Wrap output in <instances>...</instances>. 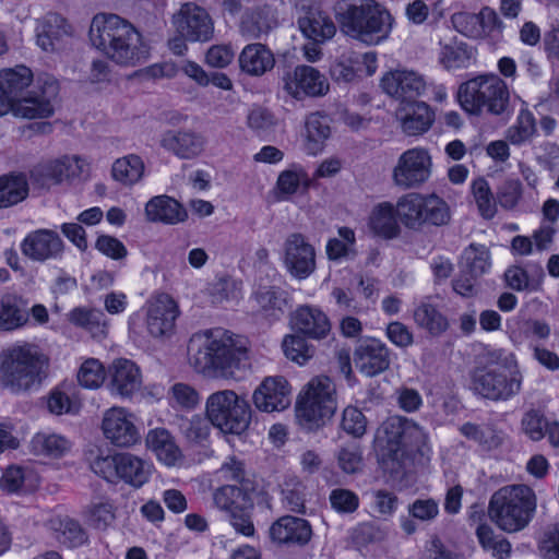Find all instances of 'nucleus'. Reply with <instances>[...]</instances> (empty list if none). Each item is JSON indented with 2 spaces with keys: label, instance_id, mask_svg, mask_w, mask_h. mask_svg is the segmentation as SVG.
Listing matches in <instances>:
<instances>
[{
  "label": "nucleus",
  "instance_id": "60",
  "mask_svg": "<svg viewBox=\"0 0 559 559\" xmlns=\"http://www.w3.org/2000/svg\"><path fill=\"white\" fill-rule=\"evenodd\" d=\"M57 538L68 547H78L86 540V534L80 523L70 518L60 519L56 527Z\"/></svg>",
  "mask_w": 559,
  "mask_h": 559
},
{
  "label": "nucleus",
  "instance_id": "10",
  "mask_svg": "<svg viewBox=\"0 0 559 559\" xmlns=\"http://www.w3.org/2000/svg\"><path fill=\"white\" fill-rule=\"evenodd\" d=\"M336 411L335 385L328 377L311 379L300 392L296 413L307 429L318 428Z\"/></svg>",
  "mask_w": 559,
  "mask_h": 559
},
{
  "label": "nucleus",
  "instance_id": "38",
  "mask_svg": "<svg viewBox=\"0 0 559 559\" xmlns=\"http://www.w3.org/2000/svg\"><path fill=\"white\" fill-rule=\"evenodd\" d=\"M147 221L175 225L187 218V212L182 205L168 195H156L145 205Z\"/></svg>",
  "mask_w": 559,
  "mask_h": 559
},
{
  "label": "nucleus",
  "instance_id": "29",
  "mask_svg": "<svg viewBox=\"0 0 559 559\" xmlns=\"http://www.w3.org/2000/svg\"><path fill=\"white\" fill-rule=\"evenodd\" d=\"M277 23L275 2L264 0L245 12L240 21V31L242 35L257 39L276 27Z\"/></svg>",
  "mask_w": 559,
  "mask_h": 559
},
{
  "label": "nucleus",
  "instance_id": "18",
  "mask_svg": "<svg viewBox=\"0 0 559 559\" xmlns=\"http://www.w3.org/2000/svg\"><path fill=\"white\" fill-rule=\"evenodd\" d=\"M284 91L296 99L325 95L330 84L324 74L311 66L300 64L284 73Z\"/></svg>",
  "mask_w": 559,
  "mask_h": 559
},
{
  "label": "nucleus",
  "instance_id": "40",
  "mask_svg": "<svg viewBox=\"0 0 559 559\" xmlns=\"http://www.w3.org/2000/svg\"><path fill=\"white\" fill-rule=\"evenodd\" d=\"M253 307L270 320H278L285 312V292L276 286H260L252 296Z\"/></svg>",
  "mask_w": 559,
  "mask_h": 559
},
{
  "label": "nucleus",
  "instance_id": "1",
  "mask_svg": "<svg viewBox=\"0 0 559 559\" xmlns=\"http://www.w3.org/2000/svg\"><path fill=\"white\" fill-rule=\"evenodd\" d=\"M190 366L205 377L236 379L250 366L249 342L225 329L194 333L188 345Z\"/></svg>",
  "mask_w": 559,
  "mask_h": 559
},
{
  "label": "nucleus",
  "instance_id": "41",
  "mask_svg": "<svg viewBox=\"0 0 559 559\" xmlns=\"http://www.w3.org/2000/svg\"><path fill=\"white\" fill-rule=\"evenodd\" d=\"M396 205L390 202L379 203L369 216V227L378 236L392 239L400 233Z\"/></svg>",
  "mask_w": 559,
  "mask_h": 559
},
{
  "label": "nucleus",
  "instance_id": "48",
  "mask_svg": "<svg viewBox=\"0 0 559 559\" xmlns=\"http://www.w3.org/2000/svg\"><path fill=\"white\" fill-rule=\"evenodd\" d=\"M144 163L140 156L130 154L118 158L111 168L112 177L122 185L136 183L143 176Z\"/></svg>",
  "mask_w": 559,
  "mask_h": 559
},
{
  "label": "nucleus",
  "instance_id": "51",
  "mask_svg": "<svg viewBox=\"0 0 559 559\" xmlns=\"http://www.w3.org/2000/svg\"><path fill=\"white\" fill-rule=\"evenodd\" d=\"M462 264L467 269L471 276H481L489 272L490 252L484 245H469L462 253Z\"/></svg>",
  "mask_w": 559,
  "mask_h": 559
},
{
  "label": "nucleus",
  "instance_id": "58",
  "mask_svg": "<svg viewBox=\"0 0 559 559\" xmlns=\"http://www.w3.org/2000/svg\"><path fill=\"white\" fill-rule=\"evenodd\" d=\"M359 53H343L331 67V75L337 82H352L356 79L359 68Z\"/></svg>",
  "mask_w": 559,
  "mask_h": 559
},
{
  "label": "nucleus",
  "instance_id": "49",
  "mask_svg": "<svg viewBox=\"0 0 559 559\" xmlns=\"http://www.w3.org/2000/svg\"><path fill=\"white\" fill-rule=\"evenodd\" d=\"M460 431L464 437L477 442L487 450L498 448L503 440L502 432L490 425L465 423L460 427Z\"/></svg>",
  "mask_w": 559,
  "mask_h": 559
},
{
  "label": "nucleus",
  "instance_id": "16",
  "mask_svg": "<svg viewBox=\"0 0 559 559\" xmlns=\"http://www.w3.org/2000/svg\"><path fill=\"white\" fill-rule=\"evenodd\" d=\"M314 246L301 233L289 234L283 243V265L298 281L312 275L317 269Z\"/></svg>",
  "mask_w": 559,
  "mask_h": 559
},
{
  "label": "nucleus",
  "instance_id": "7",
  "mask_svg": "<svg viewBox=\"0 0 559 559\" xmlns=\"http://www.w3.org/2000/svg\"><path fill=\"white\" fill-rule=\"evenodd\" d=\"M257 487L253 480L241 485H223L213 492V503L224 513L226 521L237 534L252 537L255 533L252 513Z\"/></svg>",
  "mask_w": 559,
  "mask_h": 559
},
{
  "label": "nucleus",
  "instance_id": "17",
  "mask_svg": "<svg viewBox=\"0 0 559 559\" xmlns=\"http://www.w3.org/2000/svg\"><path fill=\"white\" fill-rule=\"evenodd\" d=\"M455 31L471 39H496L502 36L503 22L497 12L484 7L478 13L457 12L451 16Z\"/></svg>",
  "mask_w": 559,
  "mask_h": 559
},
{
  "label": "nucleus",
  "instance_id": "39",
  "mask_svg": "<svg viewBox=\"0 0 559 559\" xmlns=\"http://www.w3.org/2000/svg\"><path fill=\"white\" fill-rule=\"evenodd\" d=\"M146 447L155 453L157 460L167 466L176 465L182 454L175 438L166 428H154L146 435Z\"/></svg>",
  "mask_w": 559,
  "mask_h": 559
},
{
  "label": "nucleus",
  "instance_id": "61",
  "mask_svg": "<svg viewBox=\"0 0 559 559\" xmlns=\"http://www.w3.org/2000/svg\"><path fill=\"white\" fill-rule=\"evenodd\" d=\"M285 356L299 365L306 364L313 355V349L299 335H287L282 343Z\"/></svg>",
  "mask_w": 559,
  "mask_h": 559
},
{
  "label": "nucleus",
  "instance_id": "52",
  "mask_svg": "<svg viewBox=\"0 0 559 559\" xmlns=\"http://www.w3.org/2000/svg\"><path fill=\"white\" fill-rule=\"evenodd\" d=\"M476 535L481 547L490 551L497 559L509 557L511 544L504 537L497 536L493 530L487 524H480L476 530Z\"/></svg>",
  "mask_w": 559,
  "mask_h": 559
},
{
  "label": "nucleus",
  "instance_id": "6",
  "mask_svg": "<svg viewBox=\"0 0 559 559\" xmlns=\"http://www.w3.org/2000/svg\"><path fill=\"white\" fill-rule=\"evenodd\" d=\"M535 510V493L525 485L500 488L491 496L488 506L490 520L507 533H515L525 528Z\"/></svg>",
  "mask_w": 559,
  "mask_h": 559
},
{
  "label": "nucleus",
  "instance_id": "11",
  "mask_svg": "<svg viewBox=\"0 0 559 559\" xmlns=\"http://www.w3.org/2000/svg\"><path fill=\"white\" fill-rule=\"evenodd\" d=\"M523 379L521 369L502 371L484 368L474 373L472 388L484 399L493 402H506L521 392Z\"/></svg>",
  "mask_w": 559,
  "mask_h": 559
},
{
  "label": "nucleus",
  "instance_id": "12",
  "mask_svg": "<svg viewBox=\"0 0 559 559\" xmlns=\"http://www.w3.org/2000/svg\"><path fill=\"white\" fill-rule=\"evenodd\" d=\"M58 94L57 80L49 75L40 76L32 91L10 105L9 112L23 119L49 118L55 112V100Z\"/></svg>",
  "mask_w": 559,
  "mask_h": 559
},
{
  "label": "nucleus",
  "instance_id": "14",
  "mask_svg": "<svg viewBox=\"0 0 559 559\" xmlns=\"http://www.w3.org/2000/svg\"><path fill=\"white\" fill-rule=\"evenodd\" d=\"M384 436H378L380 442H385L386 451L399 459L403 454V447L408 439L421 455L428 456L431 453L429 437L427 432L416 423L402 417H393L386 420L382 426Z\"/></svg>",
  "mask_w": 559,
  "mask_h": 559
},
{
  "label": "nucleus",
  "instance_id": "23",
  "mask_svg": "<svg viewBox=\"0 0 559 559\" xmlns=\"http://www.w3.org/2000/svg\"><path fill=\"white\" fill-rule=\"evenodd\" d=\"M252 399L259 411L281 412L292 403V388L284 377H267L254 390Z\"/></svg>",
  "mask_w": 559,
  "mask_h": 559
},
{
  "label": "nucleus",
  "instance_id": "47",
  "mask_svg": "<svg viewBox=\"0 0 559 559\" xmlns=\"http://www.w3.org/2000/svg\"><path fill=\"white\" fill-rule=\"evenodd\" d=\"M300 185L309 186V177L305 168L298 164L292 165L288 169L280 173L276 180V190L280 200H288L295 194Z\"/></svg>",
  "mask_w": 559,
  "mask_h": 559
},
{
  "label": "nucleus",
  "instance_id": "56",
  "mask_svg": "<svg viewBox=\"0 0 559 559\" xmlns=\"http://www.w3.org/2000/svg\"><path fill=\"white\" fill-rule=\"evenodd\" d=\"M107 371L96 358L84 360L78 371L79 383L86 389H98L105 381Z\"/></svg>",
  "mask_w": 559,
  "mask_h": 559
},
{
  "label": "nucleus",
  "instance_id": "31",
  "mask_svg": "<svg viewBox=\"0 0 559 559\" xmlns=\"http://www.w3.org/2000/svg\"><path fill=\"white\" fill-rule=\"evenodd\" d=\"M293 329L313 340H322L331 331L328 316L318 307L300 306L292 316Z\"/></svg>",
  "mask_w": 559,
  "mask_h": 559
},
{
  "label": "nucleus",
  "instance_id": "13",
  "mask_svg": "<svg viewBox=\"0 0 559 559\" xmlns=\"http://www.w3.org/2000/svg\"><path fill=\"white\" fill-rule=\"evenodd\" d=\"M100 430L105 440L115 448H133L142 440L135 414L124 406L107 408L102 416Z\"/></svg>",
  "mask_w": 559,
  "mask_h": 559
},
{
  "label": "nucleus",
  "instance_id": "32",
  "mask_svg": "<svg viewBox=\"0 0 559 559\" xmlns=\"http://www.w3.org/2000/svg\"><path fill=\"white\" fill-rule=\"evenodd\" d=\"M29 323L28 300L16 293L0 297V332H13Z\"/></svg>",
  "mask_w": 559,
  "mask_h": 559
},
{
  "label": "nucleus",
  "instance_id": "45",
  "mask_svg": "<svg viewBox=\"0 0 559 559\" xmlns=\"http://www.w3.org/2000/svg\"><path fill=\"white\" fill-rule=\"evenodd\" d=\"M415 323L433 336H439L449 328L448 319L432 304L423 301L416 306L413 314Z\"/></svg>",
  "mask_w": 559,
  "mask_h": 559
},
{
  "label": "nucleus",
  "instance_id": "36",
  "mask_svg": "<svg viewBox=\"0 0 559 559\" xmlns=\"http://www.w3.org/2000/svg\"><path fill=\"white\" fill-rule=\"evenodd\" d=\"M238 61L241 71L251 76H262L275 66L273 52L260 43L245 46Z\"/></svg>",
  "mask_w": 559,
  "mask_h": 559
},
{
  "label": "nucleus",
  "instance_id": "62",
  "mask_svg": "<svg viewBox=\"0 0 559 559\" xmlns=\"http://www.w3.org/2000/svg\"><path fill=\"white\" fill-rule=\"evenodd\" d=\"M329 500L332 509L337 513H354L359 507L358 496L354 491L345 488L333 489Z\"/></svg>",
  "mask_w": 559,
  "mask_h": 559
},
{
  "label": "nucleus",
  "instance_id": "19",
  "mask_svg": "<svg viewBox=\"0 0 559 559\" xmlns=\"http://www.w3.org/2000/svg\"><path fill=\"white\" fill-rule=\"evenodd\" d=\"M173 24L176 32L189 41H207L213 37L214 23L205 9L195 3H185L174 14Z\"/></svg>",
  "mask_w": 559,
  "mask_h": 559
},
{
  "label": "nucleus",
  "instance_id": "21",
  "mask_svg": "<svg viewBox=\"0 0 559 559\" xmlns=\"http://www.w3.org/2000/svg\"><path fill=\"white\" fill-rule=\"evenodd\" d=\"M107 389L112 396L130 400L142 386L140 367L130 359L117 358L107 369Z\"/></svg>",
  "mask_w": 559,
  "mask_h": 559
},
{
  "label": "nucleus",
  "instance_id": "22",
  "mask_svg": "<svg viewBox=\"0 0 559 559\" xmlns=\"http://www.w3.org/2000/svg\"><path fill=\"white\" fill-rule=\"evenodd\" d=\"M63 247L61 237L55 230L46 228L31 231L20 245L24 257L40 263L60 259Z\"/></svg>",
  "mask_w": 559,
  "mask_h": 559
},
{
  "label": "nucleus",
  "instance_id": "5",
  "mask_svg": "<svg viewBox=\"0 0 559 559\" xmlns=\"http://www.w3.org/2000/svg\"><path fill=\"white\" fill-rule=\"evenodd\" d=\"M456 98L469 115L502 116L509 111L511 92L508 82L497 73L487 72L461 83Z\"/></svg>",
  "mask_w": 559,
  "mask_h": 559
},
{
  "label": "nucleus",
  "instance_id": "42",
  "mask_svg": "<svg viewBox=\"0 0 559 559\" xmlns=\"http://www.w3.org/2000/svg\"><path fill=\"white\" fill-rule=\"evenodd\" d=\"M477 50L464 41H453L441 47L438 60L447 70L471 67L476 61Z\"/></svg>",
  "mask_w": 559,
  "mask_h": 559
},
{
  "label": "nucleus",
  "instance_id": "64",
  "mask_svg": "<svg viewBox=\"0 0 559 559\" xmlns=\"http://www.w3.org/2000/svg\"><path fill=\"white\" fill-rule=\"evenodd\" d=\"M87 516L96 528H106L116 518L115 508L108 500L93 502L88 507Z\"/></svg>",
  "mask_w": 559,
  "mask_h": 559
},
{
  "label": "nucleus",
  "instance_id": "28",
  "mask_svg": "<svg viewBox=\"0 0 559 559\" xmlns=\"http://www.w3.org/2000/svg\"><path fill=\"white\" fill-rule=\"evenodd\" d=\"M33 73L25 66H16L0 71V117L9 114L21 93L31 85Z\"/></svg>",
  "mask_w": 559,
  "mask_h": 559
},
{
  "label": "nucleus",
  "instance_id": "57",
  "mask_svg": "<svg viewBox=\"0 0 559 559\" xmlns=\"http://www.w3.org/2000/svg\"><path fill=\"white\" fill-rule=\"evenodd\" d=\"M340 238H332L326 243V254L330 260H340L354 253L355 233L349 227L338 228Z\"/></svg>",
  "mask_w": 559,
  "mask_h": 559
},
{
  "label": "nucleus",
  "instance_id": "3",
  "mask_svg": "<svg viewBox=\"0 0 559 559\" xmlns=\"http://www.w3.org/2000/svg\"><path fill=\"white\" fill-rule=\"evenodd\" d=\"M335 16L345 35L369 46L386 40L394 24L390 11L376 0H341Z\"/></svg>",
  "mask_w": 559,
  "mask_h": 559
},
{
  "label": "nucleus",
  "instance_id": "35",
  "mask_svg": "<svg viewBox=\"0 0 559 559\" xmlns=\"http://www.w3.org/2000/svg\"><path fill=\"white\" fill-rule=\"evenodd\" d=\"M72 445V441L63 435L40 431L32 437L29 451L41 459L59 460L71 452Z\"/></svg>",
  "mask_w": 559,
  "mask_h": 559
},
{
  "label": "nucleus",
  "instance_id": "44",
  "mask_svg": "<svg viewBox=\"0 0 559 559\" xmlns=\"http://www.w3.org/2000/svg\"><path fill=\"white\" fill-rule=\"evenodd\" d=\"M306 129V150L309 154H318L323 143L329 139L331 129L326 116L320 112L310 114L305 121Z\"/></svg>",
  "mask_w": 559,
  "mask_h": 559
},
{
  "label": "nucleus",
  "instance_id": "54",
  "mask_svg": "<svg viewBox=\"0 0 559 559\" xmlns=\"http://www.w3.org/2000/svg\"><path fill=\"white\" fill-rule=\"evenodd\" d=\"M210 421L206 416L193 415L191 417L180 416L177 425L183 437L191 442H202L210 435Z\"/></svg>",
  "mask_w": 559,
  "mask_h": 559
},
{
  "label": "nucleus",
  "instance_id": "50",
  "mask_svg": "<svg viewBox=\"0 0 559 559\" xmlns=\"http://www.w3.org/2000/svg\"><path fill=\"white\" fill-rule=\"evenodd\" d=\"M536 121L528 110H521L515 122L506 131V139L513 145H523L536 134Z\"/></svg>",
  "mask_w": 559,
  "mask_h": 559
},
{
  "label": "nucleus",
  "instance_id": "53",
  "mask_svg": "<svg viewBox=\"0 0 559 559\" xmlns=\"http://www.w3.org/2000/svg\"><path fill=\"white\" fill-rule=\"evenodd\" d=\"M472 193L479 214L485 219H491L497 213V201L485 178H477L472 183Z\"/></svg>",
  "mask_w": 559,
  "mask_h": 559
},
{
  "label": "nucleus",
  "instance_id": "33",
  "mask_svg": "<svg viewBox=\"0 0 559 559\" xmlns=\"http://www.w3.org/2000/svg\"><path fill=\"white\" fill-rule=\"evenodd\" d=\"M298 27L306 38L314 43H325L336 33L331 16L318 8L305 10L298 17Z\"/></svg>",
  "mask_w": 559,
  "mask_h": 559
},
{
  "label": "nucleus",
  "instance_id": "59",
  "mask_svg": "<svg viewBox=\"0 0 559 559\" xmlns=\"http://www.w3.org/2000/svg\"><path fill=\"white\" fill-rule=\"evenodd\" d=\"M169 405L174 408L193 409L200 402L198 391L190 384L178 382L168 393Z\"/></svg>",
  "mask_w": 559,
  "mask_h": 559
},
{
  "label": "nucleus",
  "instance_id": "34",
  "mask_svg": "<svg viewBox=\"0 0 559 559\" xmlns=\"http://www.w3.org/2000/svg\"><path fill=\"white\" fill-rule=\"evenodd\" d=\"M71 27L66 19L58 13H47L37 21L36 41L45 51L55 50L59 43L70 36Z\"/></svg>",
  "mask_w": 559,
  "mask_h": 559
},
{
  "label": "nucleus",
  "instance_id": "24",
  "mask_svg": "<svg viewBox=\"0 0 559 559\" xmlns=\"http://www.w3.org/2000/svg\"><path fill=\"white\" fill-rule=\"evenodd\" d=\"M179 308L175 299L167 294H159L147 302L146 329L154 337L173 332Z\"/></svg>",
  "mask_w": 559,
  "mask_h": 559
},
{
  "label": "nucleus",
  "instance_id": "25",
  "mask_svg": "<svg viewBox=\"0 0 559 559\" xmlns=\"http://www.w3.org/2000/svg\"><path fill=\"white\" fill-rule=\"evenodd\" d=\"M395 116L403 133L408 136L428 132L436 119L433 109L421 100L400 103Z\"/></svg>",
  "mask_w": 559,
  "mask_h": 559
},
{
  "label": "nucleus",
  "instance_id": "15",
  "mask_svg": "<svg viewBox=\"0 0 559 559\" xmlns=\"http://www.w3.org/2000/svg\"><path fill=\"white\" fill-rule=\"evenodd\" d=\"M431 156L423 147H413L403 152L392 170V180L402 189L418 188L431 175Z\"/></svg>",
  "mask_w": 559,
  "mask_h": 559
},
{
  "label": "nucleus",
  "instance_id": "26",
  "mask_svg": "<svg viewBox=\"0 0 559 559\" xmlns=\"http://www.w3.org/2000/svg\"><path fill=\"white\" fill-rule=\"evenodd\" d=\"M355 367L367 377H374L390 366V352L386 345L377 338H366L355 348Z\"/></svg>",
  "mask_w": 559,
  "mask_h": 559
},
{
  "label": "nucleus",
  "instance_id": "37",
  "mask_svg": "<svg viewBox=\"0 0 559 559\" xmlns=\"http://www.w3.org/2000/svg\"><path fill=\"white\" fill-rule=\"evenodd\" d=\"M118 480L139 489L144 486L153 473V464L129 452L120 453Z\"/></svg>",
  "mask_w": 559,
  "mask_h": 559
},
{
  "label": "nucleus",
  "instance_id": "20",
  "mask_svg": "<svg viewBox=\"0 0 559 559\" xmlns=\"http://www.w3.org/2000/svg\"><path fill=\"white\" fill-rule=\"evenodd\" d=\"M430 83L417 71L397 69L385 73L381 79V87L385 94L400 103L417 100L425 94Z\"/></svg>",
  "mask_w": 559,
  "mask_h": 559
},
{
  "label": "nucleus",
  "instance_id": "63",
  "mask_svg": "<svg viewBox=\"0 0 559 559\" xmlns=\"http://www.w3.org/2000/svg\"><path fill=\"white\" fill-rule=\"evenodd\" d=\"M342 429L353 437H361L367 429V419L362 412L354 406H347L343 411Z\"/></svg>",
  "mask_w": 559,
  "mask_h": 559
},
{
  "label": "nucleus",
  "instance_id": "27",
  "mask_svg": "<svg viewBox=\"0 0 559 559\" xmlns=\"http://www.w3.org/2000/svg\"><path fill=\"white\" fill-rule=\"evenodd\" d=\"M160 146L181 159H193L205 148V138L192 130H168L162 134Z\"/></svg>",
  "mask_w": 559,
  "mask_h": 559
},
{
  "label": "nucleus",
  "instance_id": "4",
  "mask_svg": "<svg viewBox=\"0 0 559 559\" xmlns=\"http://www.w3.org/2000/svg\"><path fill=\"white\" fill-rule=\"evenodd\" d=\"M47 357L31 343H15L0 352V389L20 395L37 390L46 377Z\"/></svg>",
  "mask_w": 559,
  "mask_h": 559
},
{
  "label": "nucleus",
  "instance_id": "9",
  "mask_svg": "<svg viewBox=\"0 0 559 559\" xmlns=\"http://www.w3.org/2000/svg\"><path fill=\"white\" fill-rule=\"evenodd\" d=\"M396 212L402 224L414 230L425 226H444L451 219L448 203L436 193L404 194L396 202Z\"/></svg>",
  "mask_w": 559,
  "mask_h": 559
},
{
  "label": "nucleus",
  "instance_id": "43",
  "mask_svg": "<svg viewBox=\"0 0 559 559\" xmlns=\"http://www.w3.org/2000/svg\"><path fill=\"white\" fill-rule=\"evenodd\" d=\"M28 195V182L23 174L0 176V209L13 206Z\"/></svg>",
  "mask_w": 559,
  "mask_h": 559
},
{
  "label": "nucleus",
  "instance_id": "30",
  "mask_svg": "<svg viewBox=\"0 0 559 559\" xmlns=\"http://www.w3.org/2000/svg\"><path fill=\"white\" fill-rule=\"evenodd\" d=\"M270 536L281 545L305 546L312 537V528L305 519L284 515L271 525Z\"/></svg>",
  "mask_w": 559,
  "mask_h": 559
},
{
  "label": "nucleus",
  "instance_id": "55",
  "mask_svg": "<svg viewBox=\"0 0 559 559\" xmlns=\"http://www.w3.org/2000/svg\"><path fill=\"white\" fill-rule=\"evenodd\" d=\"M247 126L258 135H266L274 131L277 119L272 111L261 106H253L247 114Z\"/></svg>",
  "mask_w": 559,
  "mask_h": 559
},
{
  "label": "nucleus",
  "instance_id": "8",
  "mask_svg": "<svg viewBox=\"0 0 559 559\" xmlns=\"http://www.w3.org/2000/svg\"><path fill=\"white\" fill-rule=\"evenodd\" d=\"M205 415L211 425L225 435H242L251 423L247 399L234 390L211 393L205 401Z\"/></svg>",
  "mask_w": 559,
  "mask_h": 559
},
{
  "label": "nucleus",
  "instance_id": "46",
  "mask_svg": "<svg viewBox=\"0 0 559 559\" xmlns=\"http://www.w3.org/2000/svg\"><path fill=\"white\" fill-rule=\"evenodd\" d=\"M70 320L73 324L86 330L95 338H103L107 335L106 316L99 309L76 308L71 311Z\"/></svg>",
  "mask_w": 559,
  "mask_h": 559
},
{
  "label": "nucleus",
  "instance_id": "2",
  "mask_svg": "<svg viewBox=\"0 0 559 559\" xmlns=\"http://www.w3.org/2000/svg\"><path fill=\"white\" fill-rule=\"evenodd\" d=\"M88 35L93 47L118 66L135 67L148 58L150 49L141 33L117 14H96Z\"/></svg>",
  "mask_w": 559,
  "mask_h": 559
}]
</instances>
